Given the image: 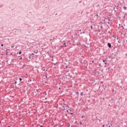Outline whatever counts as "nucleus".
Segmentation results:
<instances>
[{
	"label": "nucleus",
	"instance_id": "f03ea898",
	"mask_svg": "<svg viewBox=\"0 0 127 127\" xmlns=\"http://www.w3.org/2000/svg\"><path fill=\"white\" fill-rule=\"evenodd\" d=\"M124 9H125V10H126V9H127V7H124Z\"/></svg>",
	"mask_w": 127,
	"mask_h": 127
},
{
	"label": "nucleus",
	"instance_id": "20e7f679",
	"mask_svg": "<svg viewBox=\"0 0 127 127\" xmlns=\"http://www.w3.org/2000/svg\"><path fill=\"white\" fill-rule=\"evenodd\" d=\"M19 80L20 81H22V79H21V78H19Z\"/></svg>",
	"mask_w": 127,
	"mask_h": 127
},
{
	"label": "nucleus",
	"instance_id": "ddd939ff",
	"mask_svg": "<svg viewBox=\"0 0 127 127\" xmlns=\"http://www.w3.org/2000/svg\"><path fill=\"white\" fill-rule=\"evenodd\" d=\"M34 53H32V55H34Z\"/></svg>",
	"mask_w": 127,
	"mask_h": 127
},
{
	"label": "nucleus",
	"instance_id": "dca6fc26",
	"mask_svg": "<svg viewBox=\"0 0 127 127\" xmlns=\"http://www.w3.org/2000/svg\"><path fill=\"white\" fill-rule=\"evenodd\" d=\"M109 127H111V126H109Z\"/></svg>",
	"mask_w": 127,
	"mask_h": 127
},
{
	"label": "nucleus",
	"instance_id": "4468645a",
	"mask_svg": "<svg viewBox=\"0 0 127 127\" xmlns=\"http://www.w3.org/2000/svg\"><path fill=\"white\" fill-rule=\"evenodd\" d=\"M20 59H22V58H20Z\"/></svg>",
	"mask_w": 127,
	"mask_h": 127
},
{
	"label": "nucleus",
	"instance_id": "0eeeda50",
	"mask_svg": "<svg viewBox=\"0 0 127 127\" xmlns=\"http://www.w3.org/2000/svg\"><path fill=\"white\" fill-rule=\"evenodd\" d=\"M91 29H93V26H91Z\"/></svg>",
	"mask_w": 127,
	"mask_h": 127
},
{
	"label": "nucleus",
	"instance_id": "2eb2a0df",
	"mask_svg": "<svg viewBox=\"0 0 127 127\" xmlns=\"http://www.w3.org/2000/svg\"><path fill=\"white\" fill-rule=\"evenodd\" d=\"M108 24H110L109 22H108Z\"/></svg>",
	"mask_w": 127,
	"mask_h": 127
},
{
	"label": "nucleus",
	"instance_id": "423d86ee",
	"mask_svg": "<svg viewBox=\"0 0 127 127\" xmlns=\"http://www.w3.org/2000/svg\"><path fill=\"white\" fill-rule=\"evenodd\" d=\"M113 37H114V38L116 39V36L114 35Z\"/></svg>",
	"mask_w": 127,
	"mask_h": 127
},
{
	"label": "nucleus",
	"instance_id": "6e6552de",
	"mask_svg": "<svg viewBox=\"0 0 127 127\" xmlns=\"http://www.w3.org/2000/svg\"><path fill=\"white\" fill-rule=\"evenodd\" d=\"M13 47H14V46H11V48H13Z\"/></svg>",
	"mask_w": 127,
	"mask_h": 127
},
{
	"label": "nucleus",
	"instance_id": "9b49d317",
	"mask_svg": "<svg viewBox=\"0 0 127 127\" xmlns=\"http://www.w3.org/2000/svg\"><path fill=\"white\" fill-rule=\"evenodd\" d=\"M102 127H105V125H103Z\"/></svg>",
	"mask_w": 127,
	"mask_h": 127
},
{
	"label": "nucleus",
	"instance_id": "f8f14e48",
	"mask_svg": "<svg viewBox=\"0 0 127 127\" xmlns=\"http://www.w3.org/2000/svg\"><path fill=\"white\" fill-rule=\"evenodd\" d=\"M40 127H43V126H41Z\"/></svg>",
	"mask_w": 127,
	"mask_h": 127
},
{
	"label": "nucleus",
	"instance_id": "39448f33",
	"mask_svg": "<svg viewBox=\"0 0 127 127\" xmlns=\"http://www.w3.org/2000/svg\"><path fill=\"white\" fill-rule=\"evenodd\" d=\"M19 54H21V51H20V52H19Z\"/></svg>",
	"mask_w": 127,
	"mask_h": 127
},
{
	"label": "nucleus",
	"instance_id": "7ed1b4c3",
	"mask_svg": "<svg viewBox=\"0 0 127 127\" xmlns=\"http://www.w3.org/2000/svg\"><path fill=\"white\" fill-rule=\"evenodd\" d=\"M17 83V82L16 81H15V83H14V85H16Z\"/></svg>",
	"mask_w": 127,
	"mask_h": 127
},
{
	"label": "nucleus",
	"instance_id": "1a4fd4ad",
	"mask_svg": "<svg viewBox=\"0 0 127 127\" xmlns=\"http://www.w3.org/2000/svg\"><path fill=\"white\" fill-rule=\"evenodd\" d=\"M1 46H3V44H1Z\"/></svg>",
	"mask_w": 127,
	"mask_h": 127
},
{
	"label": "nucleus",
	"instance_id": "f257e3e1",
	"mask_svg": "<svg viewBox=\"0 0 127 127\" xmlns=\"http://www.w3.org/2000/svg\"><path fill=\"white\" fill-rule=\"evenodd\" d=\"M108 46L109 47V48H111L112 47V45H111L110 43H108Z\"/></svg>",
	"mask_w": 127,
	"mask_h": 127
},
{
	"label": "nucleus",
	"instance_id": "9d476101",
	"mask_svg": "<svg viewBox=\"0 0 127 127\" xmlns=\"http://www.w3.org/2000/svg\"><path fill=\"white\" fill-rule=\"evenodd\" d=\"M64 47H66V45H65V43L64 44Z\"/></svg>",
	"mask_w": 127,
	"mask_h": 127
}]
</instances>
